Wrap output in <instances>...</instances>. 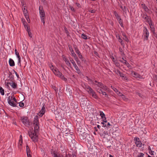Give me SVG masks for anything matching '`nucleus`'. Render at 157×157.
<instances>
[{
    "mask_svg": "<svg viewBox=\"0 0 157 157\" xmlns=\"http://www.w3.org/2000/svg\"><path fill=\"white\" fill-rule=\"evenodd\" d=\"M118 41H119L120 42V43L121 44H122V42H123V40H122V39L120 38V36H118Z\"/></svg>",
    "mask_w": 157,
    "mask_h": 157,
    "instance_id": "nucleus-44",
    "label": "nucleus"
},
{
    "mask_svg": "<svg viewBox=\"0 0 157 157\" xmlns=\"http://www.w3.org/2000/svg\"><path fill=\"white\" fill-rule=\"evenodd\" d=\"M119 75L122 78V79L124 80H128L127 78L125 76L124 74L122 73H121Z\"/></svg>",
    "mask_w": 157,
    "mask_h": 157,
    "instance_id": "nucleus-22",
    "label": "nucleus"
},
{
    "mask_svg": "<svg viewBox=\"0 0 157 157\" xmlns=\"http://www.w3.org/2000/svg\"><path fill=\"white\" fill-rule=\"evenodd\" d=\"M9 80H6L5 82V86L9 90L10 89V85L14 89H15L17 88V85L15 82L13 81L11 82H9Z\"/></svg>",
    "mask_w": 157,
    "mask_h": 157,
    "instance_id": "nucleus-3",
    "label": "nucleus"
},
{
    "mask_svg": "<svg viewBox=\"0 0 157 157\" xmlns=\"http://www.w3.org/2000/svg\"><path fill=\"white\" fill-rule=\"evenodd\" d=\"M111 88L118 95L119 94H120V92L115 87L111 86Z\"/></svg>",
    "mask_w": 157,
    "mask_h": 157,
    "instance_id": "nucleus-23",
    "label": "nucleus"
},
{
    "mask_svg": "<svg viewBox=\"0 0 157 157\" xmlns=\"http://www.w3.org/2000/svg\"><path fill=\"white\" fill-rule=\"evenodd\" d=\"M125 36V38L124 39L126 41H128V38H127V37L125 36Z\"/></svg>",
    "mask_w": 157,
    "mask_h": 157,
    "instance_id": "nucleus-58",
    "label": "nucleus"
},
{
    "mask_svg": "<svg viewBox=\"0 0 157 157\" xmlns=\"http://www.w3.org/2000/svg\"><path fill=\"white\" fill-rule=\"evenodd\" d=\"M114 71L117 75H119L121 73L120 71L118 70H115Z\"/></svg>",
    "mask_w": 157,
    "mask_h": 157,
    "instance_id": "nucleus-37",
    "label": "nucleus"
},
{
    "mask_svg": "<svg viewBox=\"0 0 157 157\" xmlns=\"http://www.w3.org/2000/svg\"><path fill=\"white\" fill-rule=\"evenodd\" d=\"M71 55L75 59H76V60H78V57L76 56L73 50H72L71 51Z\"/></svg>",
    "mask_w": 157,
    "mask_h": 157,
    "instance_id": "nucleus-20",
    "label": "nucleus"
},
{
    "mask_svg": "<svg viewBox=\"0 0 157 157\" xmlns=\"http://www.w3.org/2000/svg\"><path fill=\"white\" fill-rule=\"evenodd\" d=\"M97 85L98 87L100 88V89H102L105 90H106L107 89V87L101 83L98 82V84H97Z\"/></svg>",
    "mask_w": 157,
    "mask_h": 157,
    "instance_id": "nucleus-15",
    "label": "nucleus"
},
{
    "mask_svg": "<svg viewBox=\"0 0 157 157\" xmlns=\"http://www.w3.org/2000/svg\"><path fill=\"white\" fill-rule=\"evenodd\" d=\"M63 129L62 130V131L63 132V133H64L65 134H67L69 133V131H66L65 130H67V128H62Z\"/></svg>",
    "mask_w": 157,
    "mask_h": 157,
    "instance_id": "nucleus-33",
    "label": "nucleus"
},
{
    "mask_svg": "<svg viewBox=\"0 0 157 157\" xmlns=\"http://www.w3.org/2000/svg\"><path fill=\"white\" fill-rule=\"evenodd\" d=\"M23 141L22 136L21 135H20V138L18 143V147L19 149H21L22 147Z\"/></svg>",
    "mask_w": 157,
    "mask_h": 157,
    "instance_id": "nucleus-14",
    "label": "nucleus"
},
{
    "mask_svg": "<svg viewBox=\"0 0 157 157\" xmlns=\"http://www.w3.org/2000/svg\"><path fill=\"white\" fill-rule=\"evenodd\" d=\"M81 37L83 39H84L86 40L87 39V36H86V35L84 34H82L81 35Z\"/></svg>",
    "mask_w": 157,
    "mask_h": 157,
    "instance_id": "nucleus-34",
    "label": "nucleus"
},
{
    "mask_svg": "<svg viewBox=\"0 0 157 157\" xmlns=\"http://www.w3.org/2000/svg\"><path fill=\"white\" fill-rule=\"evenodd\" d=\"M86 89L88 92L90 94V95H91L93 98L95 99L98 98V97L96 94L95 92L93 91L90 87L89 86H87L86 87Z\"/></svg>",
    "mask_w": 157,
    "mask_h": 157,
    "instance_id": "nucleus-5",
    "label": "nucleus"
},
{
    "mask_svg": "<svg viewBox=\"0 0 157 157\" xmlns=\"http://www.w3.org/2000/svg\"><path fill=\"white\" fill-rule=\"evenodd\" d=\"M63 60L65 62L66 64L68 66L71 67V64L67 58L65 57L64 56L63 57Z\"/></svg>",
    "mask_w": 157,
    "mask_h": 157,
    "instance_id": "nucleus-17",
    "label": "nucleus"
},
{
    "mask_svg": "<svg viewBox=\"0 0 157 157\" xmlns=\"http://www.w3.org/2000/svg\"><path fill=\"white\" fill-rule=\"evenodd\" d=\"M20 120L25 125H29L30 124L28 118L26 116L21 117Z\"/></svg>",
    "mask_w": 157,
    "mask_h": 157,
    "instance_id": "nucleus-7",
    "label": "nucleus"
},
{
    "mask_svg": "<svg viewBox=\"0 0 157 157\" xmlns=\"http://www.w3.org/2000/svg\"><path fill=\"white\" fill-rule=\"evenodd\" d=\"M57 156H58L59 157H65V156H63L62 154H56Z\"/></svg>",
    "mask_w": 157,
    "mask_h": 157,
    "instance_id": "nucleus-47",
    "label": "nucleus"
},
{
    "mask_svg": "<svg viewBox=\"0 0 157 157\" xmlns=\"http://www.w3.org/2000/svg\"><path fill=\"white\" fill-rule=\"evenodd\" d=\"M143 33V36H144V40H147L149 36V32L145 27L144 28Z\"/></svg>",
    "mask_w": 157,
    "mask_h": 157,
    "instance_id": "nucleus-11",
    "label": "nucleus"
},
{
    "mask_svg": "<svg viewBox=\"0 0 157 157\" xmlns=\"http://www.w3.org/2000/svg\"><path fill=\"white\" fill-rule=\"evenodd\" d=\"M125 65L128 67H129L131 66L129 64L128 62Z\"/></svg>",
    "mask_w": 157,
    "mask_h": 157,
    "instance_id": "nucleus-56",
    "label": "nucleus"
},
{
    "mask_svg": "<svg viewBox=\"0 0 157 157\" xmlns=\"http://www.w3.org/2000/svg\"><path fill=\"white\" fill-rule=\"evenodd\" d=\"M21 21L23 23H24V22H26L25 19L24 18H21Z\"/></svg>",
    "mask_w": 157,
    "mask_h": 157,
    "instance_id": "nucleus-61",
    "label": "nucleus"
},
{
    "mask_svg": "<svg viewBox=\"0 0 157 157\" xmlns=\"http://www.w3.org/2000/svg\"><path fill=\"white\" fill-rule=\"evenodd\" d=\"M0 93L2 95H4V90L3 88L1 86H0Z\"/></svg>",
    "mask_w": 157,
    "mask_h": 157,
    "instance_id": "nucleus-29",
    "label": "nucleus"
},
{
    "mask_svg": "<svg viewBox=\"0 0 157 157\" xmlns=\"http://www.w3.org/2000/svg\"><path fill=\"white\" fill-rule=\"evenodd\" d=\"M97 90V92H98L102 94L103 95H107V94L106 92L104 91H103L101 89H98Z\"/></svg>",
    "mask_w": 157,
    "mask_h": 157,
    "instance_id": "nucleus-21",
    "label": "nucleus"
},
{
    "mask_svg": "<svg viewBox=\"0 0 157 157\" xmlns=\"http://www.w3.org/2000/svg\"><path fill=\"white\" fill-rule=\"evenodd\" d=\"M9 64L11 67H13L15 66L14 62L13 60L11 58L9 59Z\"/></svg>",
    "mask_w": 157,
    "mask_h": 157,
    "instance_id": "nucleus-19",
    "label": "nucleus"
},
{
    "mask_svg": "<svg viewBox=\"0 0 157 157\" xmlns=\"http://www.w3.org/2000/svg\"><path fill=\"white\" fill-rule=\"evenodd\" d=\"M49 67L50 69L53 71V70H54L55 68H56V67H54L52 64H49Z\"/></svg>",
    "mask_w": 157,
    "mask_h": 157,
    "instance_id": "nucleus-25",
    "label": "nucleus"
},
{
    "mask_svg": "<svg viewBox=\"0 0 157 157\" xmlns=\"http://www.w3.org/2000/svg\"><path fill=\"white\" fill-rule=\"evenodd\" d=\"M118 95L121 97L123 100L125 101H127L128 100V99L126 98L125 96L123 94L121 93H120V94H119Z\"/></svg>",
    "mask_w": 157,
    "mask_h": 157,
    "instance_id": "nucleus-18",
    "label": "nucleus"
},
{
    "mask_svg": "<svg viewBox=\"0 0 157 157\" xmlns=\"http://www.w3.org/2000/svg\"><path fill=\"white\" fill-rule=\"evenodd\" d=\"M110 125V123L107 122V123H105V124L104 125V127H109Z\"/></svg>",
    "mask_w": 157,
    "mask_h": 157,
    "instance_id": "nucleus-45",
    "label": "nucleus"
},
{
    "mask_svg": "<svg viewBox=\"0 0 157 157\" xmlns=\"http://www.w3.org/2000/svg\"><path fill=\"white\" fill-rule=\"evenodd\" d=\"M78 57H79V58L80 59H82V58H83L81 54H78Z\"/></svg>",
    "mask_w": 157,
    "mask_h": 157,
    "instance_id": "nucleus-52",
    "label": "nucleus"
},
{
    "mask_svg": "<svg viewBox=\"0 0 157 157\" xmlns=\"http://www.w3.org/2000/svg\"><path fill=\"white\" fill-rule=\"evenodd\" d=\"M75 60L77 62L78 64H79V63H80V62L78 58V60H76V59H75Z\"/></svg>",
    "mask_w": 157,
    "mask_h": 157,
    "instance_id": "nucleus-59",
    "label": "nucleus"
},
{
    "mask_svg": "<svg viewBox=\"0 0 157 157\" xmlns=\"http://www.w3.org/2000/svg\"><path fill=\"white\" fill-rule=\"evenodd\" d=\"M141 6L145 11L147 12L148 11L149 9L144 4H142Z\"/></svg>",
    "mask_w": 157,
    "mask_h": 157,
    "instance_id": "nucleus-24",
    "label": "nucleus"
},
{
    "mask_svg": "<svg viewBox=\"0 0 157 157\" xmlns=\"http://www.w3.org/2000/svg\"><path fill=\"white\" fill-rule=\"evenodd\" d=\"M23 12L24 14V16L27 15V11L26 9L24 7L23 8Z\"/></svg>",
    "mask_w": 157,
    "mask_h": 157,
    "instance_id": "nucleus-30",
    "label": "nucleus"
},
{
    "mask_svg": "<svg viewBox=\"0 0 157 157\" xmlns=\"http://www.w3.org/2000/svg\"><path fill=\"white\" fill-rule=\"evenodd\" d=\"M40 16V18H45V14L43 7L42 6L39 7Z\"/></svg>",
    "mask_w": 157,
    "mask_h": 157,
    "instance_id": "nucleus-9",
    "label": "nucleus"
},
{
    "mask_svg": "<svg viewBox=\"0 0 157 157\" xmlns=\"http://www.w3.org/2000/svg\"><path fill=\"white\" fill-rule=\"evenodd\" d=\"M131 74L133 77L138 79V80H141L144 79V78L142 76L139 74L137 73L132 71Z\"/></svg>",
    "mask_w": 157,
    "mask_h": 157,
    "instance_id": "nucleus-12",
    "label": "nucleus"
},
{
    "mask_svg": "<svg viewBox=\"0 0 157 157\" xmlns=\"http://www.w3.org/2000/svg\"><path fill=\"white\" fill-rule=\"evenodd\" d=\"M134 140L136 146L139 147H141L142 146V143L138 137H135Z\"/></svg>",
    "mask_w": 157,
    "mask_h": 157,
    "instance_id": "nucleus-10",
    "label": "nucleus"
},
{
    "mask_svg": "<svg viewBox=\"0 0 157 157\" xmlns=\"http://www.w3.org/2000/svg\"><path fill=\"white\" fill-rule=\"evenodd\" d=\"M14 73H15L17 77V78H19V75L17 74V73L15 71H14Z\"/></svg>",
    "mask_w": 157,
    "mask_h": 157,
    "instance_id": "nucleus-50",
    "label": "nucleus"
},
{
    "mask_svg": "<svg viewBox=\"0 0 157 157\" xmlns=\"http://www.w3.org/2000/svg\"><path fill=\"white\" fill-rule=\"evenodd\" d=\"M89 11L92 13H94L95 12V10H90Z\"/></svg>",
    "mask_w": 157,
    "mask_h": 157,
    "instance_id": "nucleus-54",
    "label": "nucleus"
},
{
    "mask_svg": "<svg viewBox=\"0 0 157 157\" xmlns=\"http://www.w3.org/2000/svg\"><path fill=\"white\" fill-rule=\"evenodd\" d=\"M115 64L117 67H119L120 65L119 63L117 61H115L114 62Z\"/></svg>",
    "mask_w": 157,
    "mask_h": 157,
    "instance_id": "nucleus-46",
    "label": "nucleus"
},
{
    "mask_svg": "<svg viewBox=\"0 0 157 157\" xmlns=\"http://www.w3.org/2000/svg\"><path fill=\"white\" fill-rule=\"evenodd\" d=\"M23 24V25H24V26L25 28V29H27V30H28V29H29V27L27 26V23H26V22H24V23Z\"/></svg>",
    "mask_w": 157,
    "mask_h": 157,
    "instance_id": "nucleus-38",
    "label": "nucleus"
},
{
    "mask_svg": "<svg viewBox=\"0 0 157 157\" xmlns=\"http://www.w3.org/2000/svg\"><path fill=\"white\" fill-rule=\"evenodd\" d=\"M124 62H123V60H120V61L122 63L126 65V64H127V62L126 60H124Z\"/></svg>",
    "mask_w": 157,
    "mask_h": 157,
    "instance_id": "nucleus-42",
    "label": "nucleus"
},
{
    "mask_svg": "<svg viewBox=\"0 0 157 157\" xmlns=\"http://www.w3.org/2000/svg\"><path fill=\"white\" fill-rule=\"evenodd\" d=\"M102 119L103 120V122H101V124H103L102 126L104 127V125L105 124V123H107L106 118V117H105V118H102Z\"/></svg>",
    "mask_w": 157,
    "mask_h": 157,
    "instance_id": "nucleus-27",
    "label": "nucleus"
},
{
    "mask_svg": "<svg viewBox=\"0 0 157 157\" xmlns=\"http://www.w3.org/2000/svg\"><path fill=\"white\" fill-rule=\"evenodd\" d=\"M65 157H76V156L75 154H69L68 155H67V156H66V152H65Z\"/></svg>",
    "mask_w": 157,
    "mask_h": 157,
    "instance_id": "nucleus-31",
    "label": "nucleus"
},
{
    "mask_svg": "<svg viewBox=\"0 0 157 157\" xmlns=\"http://www.w3.org/2000/svg\"><path fill=\"white\" fill-rule=\"evenodd\" d=\"M54 157H59L58 156H57L56 153H54L53 154Z\"/></svg>",
    "mask_w": 157,
    "mask_h": 157,
    "instance_id": "nucleus-62",
    "label": "nucleus"
},
{
    "mask_svg": "<svg viewBox=\"0 0 157 157\" xmlns=\"http://www.w3.org/2000/svg\"><path fill=\"white\" fill-rule=\"evenodd\" d=\"M45 18H40L41 21L43 23V24L44 25L45 24Z\"/></svg>",
    "mask_w": 157,
    "mask_h": 157,
    "instance_id": "nucleus-48",
    "label": "nucleus"
},
{
    "mask_svg": "<svg viewBox=\"0 0 157 157\" xmlns=\"http://www.w3.org/2000/svg\"><path fill=\"white\" fill-rule=\"evenodd\" d=\"M45 112V108L43 106L41 110L39 112L38 115L40 117H42L43 115L44 114Z\"/></svg>",
    "mask_w": 157,
    "mask_h": 157,
    "instance_id": "nucleus-16",
    "label": "nucleus"
},
{
    "mask_svg": "<svg viewBox=\"0 0 157 157\" xmlns=\"http://www.w3.org/2000/svg\"><path fill=\"white\" fill-rule=\"evenodd\" d=\"M24 103L21 102H20L19 103V106L20 107H23L24 106Z\"/></svg>",
    "mask_w": 157,
    "mask_h": 157,
    "instance_id": "nucleus-41",
    "label": "nucleus"
},
{
    "mask_svg": "<svg viewBox=\"0 0 157 157\" xmlns=\"http://www.w3.org/2000/svg\"><path fill=\"white\" fill-rule=\"evenodd\" d=\"M33 124L34 127L40 128L39 117L38 116H34L33 121Z\"/></svg>",
    "mask_w": 157,
    "mask_h": 157,
    "instance_id": "nucleus-6",
    "label": "nucleus"
},
{
    "mask_svg": "<svg viewBox=\"0 0 157 157\" xmlns=\"http://www.w3.org/2000/svg\"><path fill=\"white\" fill-rule=\"evenodd\" d=\"M69 50L70 51V52H71V50H73V49H72V48L71 47H69Z\"/></svg>",
    "mask_w": 157,
    "mask_h": 157,
    "instance_id": "nucleus-64",
    "label": "nucleus"
},
{
    "mask_svg": "<svg viewBox=\"0 0 157 157\" xmlns=\"http://www.w3.org/2000/svg\"><path fill=\"white\" fill-rule=\"evenodd\" d=\"M144 155V154L142 153H140L137 155L138 157H143Z\"/></svg>",
    "mask_w": 157,
    "mask_h": 157,
    "instance_id": "nucleus-40",
    "label": "nucleus"
},
{
    "mask_svg": "<svg viewBox=\"0 0 157 157\" xmlns=\"http://www.w3.org/2000/svg\"><path fill=\"white\" fill-rule=\"evenodd\" d=\"M114 14L116 17L117 20L120 18V17L118 15V14L117 13L116 11H114Z\"/></svg>",
    "mask_w": 157,
    "mask_h": 157,
    "instance_id": "nucleus-32",
    "label": "nucleus"
},
{
    "mask_svg": "<svg viewBox=\"0 0 157 157\" xmlns=\"http://www.w3.org/2000/svg\"><path fill=\"white\" fill-rule=\"evenodd\" d=\"M18 65H19L20 66H21V58L20 59H18Z\"/></svg>",
    "mask_w": 157,
    "mask_h": 157,
    "instance_id": "nucleus-49",
    "label": "nucleus"
},
{
    "mask_svg": "<svg viewBox=\"0 0 157 157\" xmlns=\"http://www.w3.org/2000/svg\"><path fill=\"white\" fill-rule=\"evenodd\" d=\"M27 30L28 31V32L29 36L30 37H32V35L30 31L29 30V29H28V30Z\"/></svg>",
    "mask_w": 157,
    "mask_h": 157,
    "instance_id": "nucleus-43",
    "label": "nucleus"
},
{
    "mask_svg": "<svg viewBox=\"0 0 157 157\" xmlns=\"http://www.w3.org/2000/svg\"><path fill=\"white\" fill-rule=\"evenodd\" d=\"M53 72L56 76L60 78L64 81H67V78L64 77L63 75L59 71L57 68H55L54 70H53Z\"/></svg>",
    "mask_w": 157,
    "mask_h": 157,
    "instance_id": "nucleus-4",
    "label": "nucleus"
},
{
    "mask_svg": "<svg viewBox=\"0 0 157 157\" xmlns=\"http://www.w3.org/2000/svg\"><path fill=\"white\" fill-rule=\"evenodd\" d=\"M25 16L27 20V21L29 23L30 21V20L29 18V16L28 15H25Z\"/></svg>",
    "mask_w": 157,
    "mask_h": 157,
    "instance_id": "nucleus-39",
    "label": "nucleus"
},
{
    "mask_svg": "<svg viewBox=\"0 0 157 157\" xmlns=\"http://www.w3.org/2000/svg\"><path fill=\"white\" fill-rule=\"evenodd\" d=\"M120 51L121 52V54L122 55H123L124 52H122V49L121 48H120Z\"/></svg>",
    "mask_w": 157,
    "mask_h": 157,
    "instance_id": "nucleus-57",
    "label": "nucleus"
},
{
    "mask_svg": "<svg viewBox=\"0 0 157 157\" xmlns=\"http://www.w3.org/2000/svg\"><path fill=\"white\" fill-rule=\"evenodd\" d=\"M142 17L143 19L145 20L147 22L148 24H150V23H151V20L150 17L148 16L145 14H144L143 15Z\"/></svg>",
    "mask_w": 157,
    "mask_h": 157,
    "instance_id": "nucleus-13",
    "label": "nucleus"
},
{
    "mask_svg": "<svg viewBox=\"0 0 157 157\" xmlns=\"http://www.w3.org/2000/svg\"><path fill=\"white\" fill-rule=\"evenodd\" d=\"M75 52L77 53V54L78 55L80 54V52L79 50L76 47H75Z\"/></svg>",
    "mask_w": 157,
    "mask_h": 157,
    "instance_id": "nucleus-35",
    "label": "nucleus"
},
{
    "mask_svg": "<svg viewBox=\"0 0 157 157\" xmlns=\"http://www.w3.org/2000/svg\"><path fill=\"white\" fill-rule=\"evenodd\" d=\"M98 82H97V81H96V80L94 81V82H93V83L94 84H95L96 85H97V84H98Z\"/></svg>",
    "mask_w": 157,
    "mask_h": 157,
    "instance_id": "nucleus-55",
    "label": "nucleus"
},
{
    "mask_svg": "<svg viewBox=\"0 0 157 157\" xmlns=\"http://www.w3.org/2000/svg\"><path fill=\"white\" fill-rule=\"evenodd\" d=\"M117 20L118 21L119 23H121V22H123L122 20L120 18L118 19Z\"/></svg>",
    "mask_w": 157,
    "mask_h": 157,
    "instance_id": "nucleus-53",
    "label": "nucleus"
},
{
    "mask_svg": "<svg viewBox=\"0 0 157 157\" xmlns=\"http://www.w3.org/2000/svg\"><path fill=\"white\" fill-rule=\"evenodd\" d=\"M70 8L71 10L72 11H73L74 12H75V10H74V8L72 6H70Z\"/></svg>",
    "mask_w": 157,
    "mask_h": 157,
    "instance_id": "nucleus-51",
    "label": "nucleus"
},
{
    "mask_svg": "<svg viewBox=\"0 0 157 157\" xmlns=\"http://www.w3.org/2000/svg\"><path fill=\"white\" fill-rule=\"evenodd\" d=\"M112 59L113 60V61L114 62L115 61H116L115 60V59L113 57H112Z\"/></svg>",
    "mask_w": 157,
    "mask_h": 157,
    "instance_id": "nucleus-63",
    "label": "nucleus"
},
{
    "mask_svg": "<svg viewBox=\"0 0 157 157\" xmlns=\"http://www.w3.org/2000/svg\"><path fill=\"white\" fill-rule=\"evenodd\" d=\"M150 26V28L151 29V30L153 31L154 30V28L153 26V25L151 21V23L148 24Z\"/></svg>",
    "mask_w": 157,
    "mask_h": 157,
    "instance_id": "nucleus-36",
    "label": "nucleus"
},
{
    "mask_svg": "<svg viewBox=\"0 0 157 157\" xmlns=\"http://www.w3.org/2000/svg\"><path fill=\"white\" fill-rule=\"evenodd\" d=\"M76 6H78V7H80V4L78 3H76Z\"/></svg>",
    "mask_w": 157,
    "mask_h": 157,
    "instance_id": "nucleus-60",
    "label": "nucleus"
},
{
    "mask_svg": "<svg viewBox=\"0 0 157 157\" xmlns=\"http://www.w3.org/2000/svg\"><path fill=\"white\" fill-rule=\"evenodd\" d=\"M100 115L101 116V118H105V114L103 113V112L102 111H100Z\"/></svg>",
    "mask_w": 157,
    "mask_h": 157,
    "instance_id": "nucleus-28",
    "label": "nucleus"
},
{
    "mask_svg": "<svg viewBox=\"0 0 157 157\" xmlns=\"http://www.w3.org/2000/svg\"><path fill=\"white\" fill-rule=\"evenodd\" d=\"M26 150L27 155H28L29 154H30V150L28 146H26Z\"/></svg>",
    "mask_w": 157,
    "mask_h": 157,
    "instance_id": "nucleus-26",
    "label": "nucleus"
},
{
    "mask_svg": "<svg viewBox=\"0 0 157 157\" xmlns=\"http://www.w3.org/2000/svg\"><path fill=\"white\" fill-rule=\"evenodd\" d=\"M8 102L11 106L13 107H16L17 104V100L13 96H9L7 99Z\"/></svg>",
    "mask_w": 157,
    "mask_h": 157,
    "instance_id": "nucleus-2",
    "label": "nucleus"
},
{
    "mask_svg": "<svg viewBox=\"0 0 157 157\" xmlns=\"http://www.w3.org/2000/svg\"><path fill=\"white\" fill-rule=\"evenodd\" d=\"M70 60L75 69L76 72L78 74L80 73L81 72L80 70L77 66L74 60L71 58L70 59Z\"/></svg>",
    "mask_w": 157,
    "mask_h": 157,
    "instance_id": "nucleus-8",
    "label": "nucleus"
},
{
    "mask_svg": "<svg viewBox=\"0 0 157 157\" xmlns=\"http://www.w3.org/2000/svg\"><path fill=\"white\" fill-rule=\"evenodd\" d=\"M39 131V128H31L29 132V137L34 142L38 141V135Z\"/></svg>",
    "mask_w": 157,
    "mask_h": 157,
    "instance_id": "nucleus-1",
    "label": "nucleus"
}]
</instances>
